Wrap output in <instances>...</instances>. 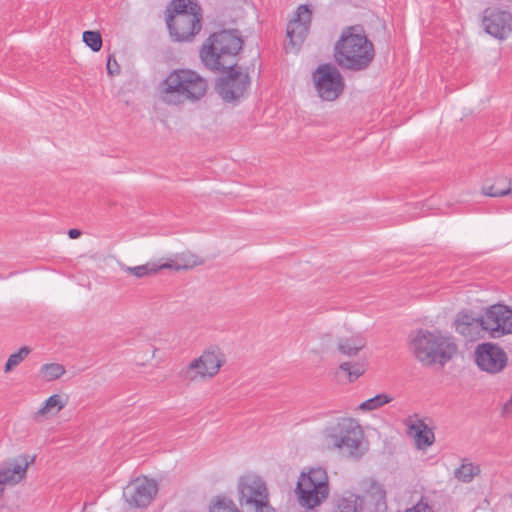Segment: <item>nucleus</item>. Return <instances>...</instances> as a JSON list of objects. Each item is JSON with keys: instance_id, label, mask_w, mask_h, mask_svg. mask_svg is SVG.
<instances>
[{"instance_id": "nucleus-25", "label": "nucleus", "mask_w": 512, "mask_h": 512, "mask_svg": "<svg viewBox=\"0 0 512 512\" xmlns=\"http://www.w3.org/2000/svg\"><path fill=\"white\" fill-rule=\"evenodd\" d=\"M65 406L62 396L58 394L51 395L45 400L43 406L34 413V419L48 418L57 415Z\"/></svg>"}, {"instance_id": "nucleus-11", "label": "nucleus", "mask_w": 512, "mask_h": 512, "mask_svg": "<svg viewBox=\"0 0 512 512\" xmlns=\"http://www.w3.org/2000/svg\"><path fill=\"white\" fill-rule=\"evenodd\" d=\"M312 19V11L308 5H300L297 8L296 16L290 20L287 25L286 36L288 41L285 43L287 53L297 52L306 39Z\"/></svg>"}, {"instance_id": "nucleus-27", "label": "nucleus", "mask_w": 512, "mask_h": 512, "mask_svg": "<svg viewBox=\"0 0 512 512\" xmlns=\"http://www.w3.org/2000/svg\"><path fill=\"white\" fill-rule=\"evenodd\" d=\"M65 372V367L59 363L44 364L39 371L41 378L45 381L57 380L63 376Z\"/></svg>"}, {"instance_id": "nucleus-14", "label": "nucleus", "mask_w": 512, "mask_h": 512, "mask_svg": "<svg viewBox=\"0 0 512 512\" xmlns=\"http://www.w3.org/2000/svg\"><path fill=\"white\" fill-rule=\"evenodd\" d=\"M158 491L157 483L146 476L132 480L123 491L125 501L131 507H147Z\"/></svg>"}, {"instance_id": "nucleus-6", "label": "nucleus", "mask_w": 512, "mask_h": 512, "mask_svg": "<svg viewBox=\"0 0 512 512\" xmlns=\"http://www.w3.org/2000/svg\"><path fill=\"white\" fill-rule=\"evenodd\" d=\"M167 12V27L175 41H190L200 32L202 9L197 0H173Z\"/></svg>"}, {"instance_id": "nucleus-1", "label": "nucleus", "mask_w": 512, "mask_h": 512, "mask_svg": "<svg viewBox=\"0 0 512 512\" xmlns=\"http://www.w3.org/2000/svg\"><path fill=\"white\" fill-rule=\"evenodd\" d=\"M375 56L374 45L360 26L346 27L335 43L334 59L343 70H366Z\"/></svg>"}, {"instance_id": "nucleus-24", "label": "nucleus", "mask_w": 512, "mask_h": 512, "mask_svg": "<svg viewBox=\"0 0 512 512\" xmlns=\"http://www.w3.org/2000/svg\"><path fill=\"white\" fill-rule=\"evenodd\" d=\"M366 359L362 358L355 362H342L339 365L337 374L343 375L349 382L357 380L366 370Z\"/></svg>"}, {"instance_id": "nucleus-15", "label": "nucleus", "mask_w": 512, "mask_h": 512, "mask_svg": "<svg viewBox=\"0 0 512 512\" xmlns=\"http://www.w3.org/2000/svg\"><path fill=\"white\" fill-rule=\"evenodd\" d=\"M485 332L492 338L512 333V310L505 305H493L482 316Z\"/></svg>"}, {"instance_id": "nucleus-20", "label": "nucleus", "mask_w": 512, "mask_h": 512, "mask_svg": "<svg viewBox=\"0 0 512 512\" xmlns=\"http://www.w3.org/2000/svg\"><path fill=\"white\" fill-rule=\"evenodd\" d=\"M366 346V339L360 333H353L349 336H340L337 339L338 351L348 357L358 355Z\"/></svg>"}, {"instance_id": "nucleus-8", "label": "nucleus", "mask_w": 512, "mask_h": 512, "mask_svg": "<svg viewBox=\"0 0 512 512\" xmlns=\"http://www.w3.org/2000/svg\"><path fill=\"white\" fill-rule=\"evenodd\" d=\"M295 493L301 506L310 510L319 506L329 496V478L322 467L310 468L298 478Z\"/></svg>"}, {"instance_id": "nucleus-10", "label": "nucleus", "mask_w": 512, "mask_h": 512, "mask_svg": "<svg viewBox=\"0 0 512 512\" xmlns=\"http://www.w3.org/2000/svg\"><path fill=\"white\" fill-rule=\"evenodd\" d=\"M313 80L318 95L326 101L336 100L344 90V80L332 64H322L313 73Z\"/></svg>"}, {"instance_id": "nucleus-29", "label": "nucleus", "mask_w": 512, "mask_h": 512, "mask_svg": "<svg viewBox=\"0 0 512 512\" xmlns=\"http://www.w3.org/2000/svg\"><path fill=\"white\" fill-rule=\"evenodd\" d=\"M392 398L387 394H377L376 396L362 402L359 405V409L362 411H373L384 406L387 403H390Z\"/></svg>"}, {"instance_id": "nucleus-34", "label": "nucleus", "mask_w": 512, "mask_h": 512, "mask_svg": "<svg viewBox=\"0 0 512 512\" xmlns=\"http://www.w3.org/2000/svg\"><path fill=\"white\" fill-rule=\"evenodd\" d=\"M404 512H434V511L427 504L419 502L412 508L406 509Z\"/></svg>"}, {"instance_id": "nucleus-35", "label": "nucleus", "mask_w": 512, "mask_h": 512, "mask_svg": "<svg viewBox=\"0 0 512 512\" xmlns=\"http://www.w3.org/2000/svg\"><path fill=\"white\" fill-rule=\"evenodd\" d=\"M509 181L506 179H498L494 184L489 185L488 187H493V190H503L504 186H507Z\"/></svg>"}, {"instance_id": "nucleus-38", "label": "nucleus", "mask_w": 512, "mask_h": 512, "mask_svg": "<svg viewBox=\"0 0 512 512\" xmlns=\"http://www.w3.org/2000/svg\"><path fill=\"white\" fill-rule=\"evenodd\" d=\"M449 348H450V352H451L452 350L456 349V346L454 344L450 343Z\"/></svg>"}, {"instance_id": "nucleus-12", "label": "nucleus", "mask_w": 512, "mask_h": 512, "mask_svg": "<svg viewBox=\"0 0 512 512\" xmlns=\"http://www.w3.org/2000/svg\"><path fill=\"white\" fill-rule=\"evenodd\" d=\"M481 24L487 34L505 40L512 33V14L498 7H487L482 12Z\"/></svg>"}, {"instance_id": "nucleus-17", "label": "nucleus", "mask_w": 512, "mask_h": 512, "mask_svg": "<svg viewBox=\"0 0 512 512\" xmlns=\"http://www.w3.org/2000/svg\"><path fill=\"white\" fill-rule=\"evenodd\" d=\"M34 461L35 456L19 455L0 465V498L7 485H16L26 477L27 469Z\"/></svg>"}, {"instance_id": "nucleus-22", "label": "nucleus", "mask_w": 512, "mask_h": 512, "mask_svg": "<svg viewBox=\"0 0 512 512\" xmlns=\"http://www.w3.org/2000/svg\"><path fill=\"white\" fill-rule=\"evenodd\" d=\"M481 472L480 466L467 458H461L453 471V477L462 483H471Z\"/></svg>"}, {"instance_id": "nucleus-3", "label": "nucleus", "mask_w": 512, "mask_h": 512, "mask_svg": "<svg viewBox=\"0 0 512 512\" xmlns=\"http://www.w3.org/2000/svg\"><path fill=\"white\" fill-rule=\"evenodd\" d=\"M242 46L243 41L236 32L223 30L212 34L206 40L200 51V57L208 69L225 70L236 66V57Z\"/></svg>"}, {"instance_id": "nucleus-16", "label": "nucleus", "mask_w": 512, "mask_h": 512, "mask_svg": "<svg viewBox=\"0 0 512 512\" xmlns=\"http://www.w3.org/2000/svg\"><path fill=\"white\" fill-rule=\"evenodd\" d=\"M505 351L494 343H482L475 351V361L478 367L490 374L499 373L507 364Z\"/></svg>"}, {"instance_id": "nucleus-32", "label": "nucleus", "mask_w": 512, "mask_h": 512, "mask_svg": "<svg viewBox=\"0 0 512 512\" xmlns=\"http://www.w3.org/2000/svg\"><path fill=\"white\" fill-rule=\"evenodd\" d=\"M483 193L490 197H503L506 195H512V184L509 181L507 186L503 187V190H493V187H483Z\"/></svg>"}, {"instance_id": "nucleus-2", "label": "nucleus", "mask_w": 512, "mask_h": 512, "mask_svg": "<svg viewBox=\"0 0 512 512\" xmlns=\"http://www.w3.org/2000/svg\"><path fill=\"white\" fill-rule=\"evenodd\" d=\"M208 82L197 72L178 69L170 72L160 86V98L168 105L200 101L207 93Z\"/></svg>"}, {"instance_id": "nucleus-9", "label": "nucleus", "mask_w": 512, "mask_h": 512, "mask_svg": "<svg viewBox=\"0 0 512 512\" xmlns=\"http://www.w3.org/2000/svg\"><path fill=\"white\" fill-rule=\"evenodd\" d=\"M225 363V356L220 348L213 346L205 351L186 367L182 368L178 376L184 382H195L213 378L218 374Z\"/></svg>"}, {"instance_id": "nucleus-36", "label": "nucleus", "mask_w": 512, "mask_h": 512, "mask_svg": "<svg viewBox=\"0 0 512 512\" xmlns=\"http://www.w3.org/2000/svg\"><path fill=\"white\" fill-rule=\"evenodd\" d=\"M503 414L505 416H512V396L511 399L504 404Z\"/></svg>"}, {"instance_id": "nucleus-31", "label": "nucleus", "mask_w": 512, "mask_h": 512, "mask_svg": "<svg viewBox=\"0 0 512 512\" xmlns=\"http://www.w3.org/2000/svg\"><path fill=\"white\" fill-rule=\"evenodd\" d=\"M83 42L94 52L102 48V37L98 31H84Z\"/></svg>"}, {"instance_id": "nucleus-7", "label": "nucleus", "mask_w": 512, "mask_h": 512, "mask_svg": "<svg viewBox=\"0 0 512 512\" xmlns=\"http://www.w3.org/2000/svg\"><path fill=\"white\" fill-rule=\"evenodd\" d=\"M237 493L242 512H275L267 484L261 476L252 472L240 476Z\"/></svg>"}, {"instance_id": "nucleus-33", "label": "nucleus", "mask_w": 512, "mask_h": 512, "mask_svg": "<svg viewBox=\"0 0 512 512\" xmlns=\"http://www.w3.org/2000/svg\"><path fill=\"white\" fill-rule=\"evenodd\" d=\"M106 68L110 76L118 75L120 73V66L117 63L114 55L108 56Z\"/></svg>"}, {"instance_id": "nucleus-23", "label": "nucleus", "mask_w": 512, "mask_h": 512, "mask_svg": "<svg viewBox=\"0 0 512 512\" xmlns=\"http://www.w3.org/2000/svg\"><path fill=\"white\" fill-rule=\"evenodd\" d=\"M363 500L354 493H345L335 501L333 512H362Z\"/></svg>"}, {"instance_id": "nucleus-26", "label": "nucleus", "mask_w": 512, "mask_h": 512, "mask_svg": "<svg viewBox=\"0 0 512 512\" xmlns=\"http://www.w3.org/2000/svg\"><path fill=\"white\" fill-rule=\"evenodd\" d=\"M121 269L136 278H144L149 275L156 274L158 271L162 270L161 264L156 263H146L144 265L130 267L126 265H121Z\"/></svg>"}, {"instance_id": "nucleus-19", "label": "nucleus", "mask_w": 512, "mask_h": 512, "mask_svg": "<svg viewBox=\"0 0 512 512\" xmlns=\"http://www.w3.org/2000/svg\"><path fill=\"white\" fill-rule=\"evenodd\" d=\"M204 263L203 259H201L198 255L185 251L182 253H177L166 262L161 264L163 269H171L175 271L181 270H190L196 266L202 265Z\"/></svg>"}, {"instance_id": "nucleus-28", "label": "nucleus", "mask_w": 512, "mask_h": 512, "mask_svg": "<svg viewBox=\"0 0 512 512\" xmlns=\"http://www.w3.org/2000/svg\"><path fill=\"white\" fill-rule=\"evenodd\" d=\"M31 353V348L28 346L21 347L17 352L12 353L5 365H4V372L10 373L12 372L18 365H20Z\"/></svg>"}, {"instance_id": "nucleus-30", "label": "nucleus", "mask_w": 512, "mask_h": 512, "mask_svg": "<svg viewBox=\"0 0 512 512\" xmlns=\"http://www.w3.org/2000/svg\"><path fill=\"white\" fill-rule=\"evenodd\" d=\"M209 512H240L235 503L226 497H218Z\"/></svg>"}, {"instance_id": "nucleus-37", "label": "nucleus", "mask_w": 512, "mask_h": 512, "mask_svg": "<svg viewBox=\"0 0 512 512\" xmlns=\"http://www.w3.org/2000/svg\"><path fill=\"white\" fill-rule=\"evenodd\" d=\"M81 235V231L78 230V229H70L68 231V236L71 238V239H76L78 237H80Z\"/></svg>"}, {"instance_id": "nucleus-5", "label": "nucleus", "mask_w": 512, "mask_h": 512, "mask_svg": "<svg viewBox=\"0 0 512 512\" xmlns=\"http://www.w3.org/2000/svg\"><path fill=\"white\" fill-rule=\"evenodd\" d=\"M408 345L410 352L423 366L444 367L448 361V338L437 328L412 330Z\"/></svg>"}, {"instance_id": "nucleus-13", "label": "nucleus", "mask_w": 512, "mask_h": 512, "mask_svg": "<svg viewBox=\"0 0 512 512\" xmlns=\"http://www.w3.org/2000/svg\"><path fill=\"white\" fill-rule=\"evenodd\" d=\"M227 69V75L219 79L216 89L223 100L232 102L244 96L249 88L250 78L248 73L241 72L236 66Z\"/></svg>"}, {"instance_id": "nucleus-18", "label": "nucleus", "mask_w": 512, "mask_h": 512, "mask_svg": "<svg viewBox=\"0 0 512 512\" xmlns=\"http://www.w3.org/2000/svg\"><path fill=\"white\" fill-rule=\"evenodd\" d=\"M454 326L456 331L469 341L481 338L485 332L483 318H475L468 313L458 314Z\"/></svg>"}, {"instance_id": "nucleus-21", "label": "nucleus", "mask_w": 512, "mask_h": 512, "mask_svg": "<svg viewBox=\"0 0 512 512\" xmlns=\"http://www.w3.org/2000/svg\"><path fill=\"white\" fill-rule=\"evenodd\" d=\"M408 433L413 436L419 449H426L433 443L434 433L422 421L408 424Z\"/></svg>"}, {"instance_id": "nucleus-4", "label": "nucleus", "mask_w": 512, "mask_h": 512, "mask_svg": "<svg viewBox=\"0 0 512 512\" xmlns=\"http://www.w3.org/2000/svg\"><path fill=\"white\" fill-rule=\"evenodd\" d=\"M323 445L329 450H339L352 458L362 455L360 450L364 433L359 423L349 417L329 421L321 432Z\"/></svg>"}]
</instances>
